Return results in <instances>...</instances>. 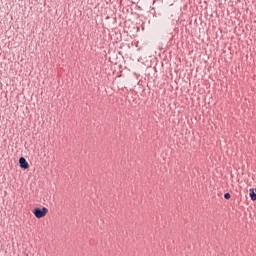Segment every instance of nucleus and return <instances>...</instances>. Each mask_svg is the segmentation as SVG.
Wrapping results in <instances>:
<instances>
[{"instance_id": "1", "label": "nucleus", "mask_w": 256, "mask_h": 256, "mask_svg": "<svg viewBox=\"0 0 256 256\" xmlns=\"http://www.w3.org/2000/svg\"><path fill=\"white\" fill-rule=\"evenodd\" d=\"M49 213V209L46 207L43 208H35L33 210V214L35 215L36 219H43V217H46Z\"/></svg>"}, {"instance_id": "2", "label": "nucleus", "mask_w": 256, "mask_h": 256, "mask_svg": "<svg viewBox=\"0 0 256 256\" xmlns=\"http://www.w3.org/2000/svg\"><path fill=\"white\" fill-rule=\"evenodd\" d=\"M19 163H20L21 169H29V163L27 162V160L24 157H21L19 159Z\"/></svg>"}, {"instance_id": "3", "label": "nucleus", "mask_w": 256, "mask_h": 256, "mask_svg": "<svg viewBox=\"0 0 256 256\" xmlns=\"http://www.w3.org/2000/svg\"><path fill=\"white\" fill-rule=\"evenodd\" d=\"M250 197H251L252 201H256V194H255V190L253 188L250 189Z\"/></svg>"}, {"instance_id": "4", "label": "nucleus", "mask_w": 256, "mask_h": 256, "mask_svg": "<svg viewBox=\"0 0 256 256\" xmlns=\"http://www.w3.org/2000/svg\"><path fill=\"white\" fill-rule=\"evenodd\" d=\"M224 197H225L226 199H231V194H230V193H225V194H224Z\"/></svg>"}]
</instances>
